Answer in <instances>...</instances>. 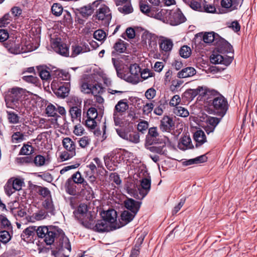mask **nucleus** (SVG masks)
I'll return each mask as SVG.
<instances>
[{
    "label": "nucleus",
    "mask_w": 257,
    "mask_h": 257,
    "mask_svg": "<svg viewBox=\"0 0 257 257\" xmlns=\"http://www.w3.org/2000/svg\"><path fill=\"white\" fill-rule=\"evenodd\" d=\"M143 238H139L135 245V248L132 250L130 257H137L140 253V246L143 242Z\"/></svg>",
    "instance_id": "43"
},
{
    "label": "nucleus",
    "mask_w": 257,
    "mask_h": 257,
    "mask_svg": "<svg viewBox=\"0 0 257 257\" xmlns=\"http://www.w3.org/2000/svg\"><path fill=\"white\" fill-rule=\"evenodd\" d=\"M142 41L147 47L149 46V47L152 48L153 45H156V42L152 40V36L151 34L144 33L142 37Z\"/></svg>",
    "instance_id": "32"
},
{
    "label": "nucleus",
    "mask_w": 257,
    "mask_h": 257,
    "mask_svg": "<svg viewBox=\"0 0 257 257\" xmlns=\"http://www.w3.org/2000/svg\"><path fill=\"white\" fill-rule=\"evenodd\" d=\"M5 191L6 193L9 196L16 191L11 179L8 180L5 186Z\"/></svg>",
    "instance_id": "47"
},
{
    "label": "nucleus",
    "mask_w": 257,
    "mask_h": 257,
    "mask_svg": "<svg viewBox=\"0 0 257 257\" xmlns=\"http://www.w3.org/2000/svg\"><path fill=\"white\" fill-rule=\"evenodd\" d=\"M98 8L94 17L99 21H104L105 24H109L111 19V13L109 8L101 3Z\"/></svg>",
    "instance_id": "5"
},
{
    "label": "nucleus",
    "mask_w": 257,
    "mask_h": 257,
    "mask_svg": "<svg viewBox=\"0 0 257 257\" xmlns=\"http://www.w3.org/2000/svg\"><path fill=\"white\" fill-rule=\"evenodd\" d=\"M23 79L27 82L31 83L36 85L39 83V79L37 77L32 75L24 76L23 77Z\"/></svg>",
    "instance_id": "59"
},
{
    "label": "nucleus",
    "mask_w": 257,
    "mask_h": 257,
    "mask_svg": "<svg viewBox=\"0 0 257 257\" xmlns=\"http://www.w3.org/2000/svg\"><path fill=\"white\" fill-rule=\"evenodd\" d=\"M50 226H40L38 227L36 229V233L40 238H42L45 239L46 238V236H47V235L48 233V231H49L50 229Z\"/></svg>",
    "instance_id": "36"
},
{
    "label": "nucleus",
    "mask_w": 257,
    "mask_h": 257,
    "mask_svg": "<svg viewBox=\"0 0 257 257\" xmlns=\"http://www.w3.org/2000/svg\"><path fill=\"white\" fill-rule=\"evenodd\" d=\"M153 141L157 145L147 147L148 150L151 152L161 155L166 153V147L170 145V141L167 137H164L161 139H158V140L153 139Z\"/></svg>",
    "instance_id": "3"
},
{
    "label": "nucleus",
    "mask_w": 257,
    "mask_h": 257,
    "mask_svg": "<svg viewBox=\"0 0 257 257\" xmlns=\"http://www.w3.org/2000/svg\"><path fill=\"white\" fill-rule=\"evenodd\" d=\"M69 113L71 115L72 121H74L75 119L77 118H79V120H80L81 110L78 108L77 106L71 107L69 110Z\"/></svg>",
    "instance_id": "35"
},
{
    "label": "nucleus",
    "mask_w": 257,
    "mask_h": 257,
    "mask_svg": "<svg viewBox=\"0 0 257 257\" xmlns=\"http://www.w3.org/2000/svg\"><path fill=\"white\" fill-rule=\"evenodd\" d=\"M12 20V19L9 14H5L3 18L0 19V27H6Z\"/></svg>",
    "instance_id": "51"
},
{
    "label": "nucleus",
    "mask_w": 257,
    "mask_h": 257,
    "mask_svg": "<svg viewBox=\"0 0 257 257\" xmlns=\"http://www.w3.org/2000/svg\"><path fill=\"white\" fill-rule=\"evenodd\" d=\"M33 148L32 146L29 145H24L21 148L20 154L24 155H29L32 153Z\"/></svg>",
    "instance_id": "52"
},
{
    "label": "nucleus",
    "mask_w": 257,
    "mask_h": 257,
    "mask_svg": "<svg viewBox=\"0 0 257 257\" xmlns=\"http://www.w3.org/2000/svg\"><path fill=\"white\" fill-rule=\"evenodd\" d=\"M196 73V71L193 67H187L182 69L178 72L177 77L179 78H185L194 76Z\"/></svg>",
    "instance_id": "23"
},
{
    "label": "nucleus",
    "mask_w": 257,
    "mask_h": 257,
    "mask_svg": "<svg viewBox=\"0 0 257 257\" xmlns=\"http://www.w3.org/2000/svg\"><path fill=\"white\" fill-rule=\"evenodd\" d=\"M11 239V235L7 230L0 231V241L3 243H8Z\"/></svg>",
    "instance_id": "45"
},
{
    "label": "nucleus",
    "mask_w": 257,
    "mask_h": 257,
    "mask_svg": "<svg viewBox=\"0 0 257 257\" xmlns=\"http://www.w3.org/2000/svg\"><path fill=\"white\" fill-rule=\"evenodd\" d=\"M140 73L141 78L144 80H146L149 77H152L154 76L155 74L153 71L150 70L148 69H144L141 72H140Z\"/></svg>",
    "instance_id": "57"
},
{
    "label": "nucleus",
    "mask_w": 257,
    "mask_h": 257,
    "mask_svg": "<svg viewBox=\"0 0 257 257\" xmlns=\"http://www.w3.org/2000/svg\"><path fill=\"white\" fill-rule=\"evenodd\" d=\"M212 104L214 109L221 114L224 115L227 110V101L222 96L215 98L213 100Z\"/></svg>",
    "instance_id": "8"
},
{
    "label": "nucleus",
    "mask_w": 257,
    "mask_h": 257,
    "mask_svg": "<svg viewBox=\"0 0 257 257\" xmlns=\"http://www.w3.org/2000/svg\"><path fill=\"white\" fill-rule=\"evenodd\" d=\"M89 51V49L86 46H85V48H82L79 46H72V53L71 55H69L68 49L65 46V57L70 56L74 57L81 53H85Z\"/></svg>",
    "instance_id": "22"
},
{
    "label": "nucleus",
    "mask_w": 257,
    "mask_h": 257,
    "mask_svg": "<svg viewBox=\"0 0 257 257\" xmlns=\"http://www.w3.org/2000/svg\"><path fill=\"white\" fill-rule=\"evenodd\" d=\"M50 230L44 239L47 245L52 244L55 238L60 237L59 240L56 242L55 248L52 251V254L55 257H64V249L63 247L64 234L63 230L57 226H50Z\"/></svg>",
    "instance_id": "1"
},
{
    "label": "nucleus",
    "mask_w": 257,
    "mask_h": 257,
    "mask_svg": "<svg viewBox=\"0 0 257 257\" xmlns=\"http://www.w3.org/2000/svg\"><path fill=\"white\" fill-rule=\"evenodd\" d=\"M11 180L14 184V189L16 191H19L21 189L23 182L19 179L11 178Z\"/></svg>",
    "instance_id": "61"
},
{
    "label": "nucleus",
    "mask_w": 257,
    "mask_h": 257,
    "mask_svg": "<svg viewBox=\"0 0 257 257\" xmlns=\"http://www.w3.org/2000/svg\"><path fill=\"white\" fill-rule=\"evenodd\" d=\"M117 135L122 139L134 144L140 142V135L137 132H132L122 128L116 130Z\"/></svg>",
    "instance_id": "6"
},
{
    "label": "nucleus",
    "mask_w": 257,
    "mask_h": 257,
    "mask_svg": "<svg viewBox=\"0 0 257 257\" xmlns=\"http://www.w3.org/2000/svg\"><path fill=\"white\" fill-rule=\"evenodd\" d=\"M191 48L187 45L182 46L179 51L180 56L184 58H189L191 54Z\"/></svg>",
    "instance_id": "40"
},
{
    "label": "nucleus",
    "mask_w": 257,
    "mask_h": 257,
    "mask_svg": "<svg viewBox=\"0 0 257 257\" xmlns=\"http://www.w3.org/2000/svg\"><path fill=\"white\" fill-rule=\"evenodd\" d=\"M11 228L12 227L10 221L6 216L3 215H0V229L2 228L11 229Z\"/></svg>",
    "instance_id": "39"
},
{
    "label": "nucleus",
    "mask_w": 257,
    "mask_h": 257,
    "mask_svg": "<svg viewBox=\"0 0 257 257\" xmlns=\"http://www.w3.org/2000/svg\"><path fill=\"white\" fill-rule=\"evenodd\" d=\"M237 0H221V6L226 9L228 11L231 12L237 9L238 6Z\"/></svg>",
    "instance_id": "25"
},
{
    "label": "nucleus",
    "mask_w": 257,
    "mask_h": 257,
    "mask_svg": "<svg viewBox=\"0 0 257 257\" xmlns=\"http://www.w3.org/2000/svg\"><path fill=\"white\" fill-rule=\"evenodd\" d=\"M159 45L160 48L162 50L165 52H169L172 50L173 43L171 39L167 38H163L161 40Z\"/></svg>",
    "instance_id": "26"
},
{
    "label": "nucleus",
    "mask_w": 257,
    "mask_h": 257,
    "mask_svg": "<svg viewBox=\"0 0 257 257\" xmlns=\"http://www.w3.org/2000/svg\"><path fill=\"white\" fill-rule=\"evenodd\" d=\"M7 118L10 123L16 124L19 122L20 116L13 111H7Z\"/></svg>",
    "instance_id": "31"
},
{
    "label": "nucleus",
    "mask_w": 257,
    "mask_h": 257,
    "mask_svg": "<svg viewBox=\"0 0 257 257\" xmlns=\"http://www.w3.org/2000/svg\"><path fill=\"white\" fill-rule=\"evenodd\" d=\"M185 21V18L179 10L169 11L167 21L173 26L178 25Z\"/></svg>",
    "instance_id": "7"
},
{
    "label": "nucleus",
    "mask_w": 257,
    "mask_h": 257,
    "mask_svg": "<svg viewBox=\"0 0 257 257\" xmlns=\"http://www.w3.org/2000/svg\"><path fill=\"white\" fill-rule=\"evenodd\" d=\"M36 227H29L23 231L22 235L24 237L25 235L27 236V237L33 236L35 234V232H36Z\"/></svg>",
    "instance_id": "62"
},
{
    "label": "nucleus",
    "mask_w": 257,
    "mask_h": 257,
    "mask_svg": "<svg viewBox=\"0 0 257 257\" xmlns=\"http://www.w3.org/2000/svg\"><path fill=\"white\" fill-rule=\"evenodd\" d=\"M173 112L176 115L181 117H187L189 114L188 110L182 106L175 107L174 108Z\"/></svg>",
    "instance_id": "33"
},
{
    "label": "nucleus",
    "mask_w": 257,
    "mask_h": 257,
    "mask_svg": "<svg viewBox=\"0 0 257 257\" xmlns=\"http://www.w3.org/2000/svg\"><path fill=\"white\" fill-rule=\"evenodd\" d=\"M101 2V0H97L94 2L91 5L89 4L80 8L79 9L80 14L83 17H88L91 16L94 12V8H97Z\"/></svg>",
    "instance_id": "11"
},
{
    "label": "nucleus",
    "mask_w": 257,
    "mask_h": 257,
    "mask_svg": "<svg viewBox=\"0 0 257 257\" xmlns=\"http://www.w3.org/2000/svg\"><path fill=\"white\" fill-rule=\"evenodd\" d=\"M38 74L43 80L48 81L51 79V75L49 71L43 66H38Z\"/></svg>",
    "instance_id": "30"
},
{
    "label": "nucleus",
    "mask_w": 257,
    "mask_h": 257,
    "mask_svg": "<svg viewBox=\"0 0 257 257\" xmlns=\"http://www.w3.org/2000/svg\"><path fill=\"white\" fill-rule=\"evenodd\" d=\"M106 36L105 32L102 30H97L93 34L94 38L100 41L103 40L106 38Z\"/></svg>",
    "instance_id": "53"
},
{
    "label": "nucleus",
    "mask_w": 257,
    "mask_h": 257,
    "mask_svg": "<svg viewBox=\"0 0 257 257\" xmlns=\"http://www.w3.org/2000/svg\"><path fill=\"white\" fill-rule=\"evenodd\" d=\"M112 61L116 71L117 75L118 77L134 84H136L140 82V77L135 76L130 73L124 74L122 72L121 66L118 61L116 60L114 58H112Z\"/></svg>",
    "instance_id": "4"
},
{
    "label": "nucleus",
    "mask_w": 257,
    "mask_h": 257,
    "mask_svg": "<svg viewBox=\"0 0 257 257\" xmlns=\"http://www.w3.org/2000/svg\"><path fill=\"white\" fill-rule=\"evenodd\" d=\"M88 212V206L86 204L81 203L79 205L77 209V213L79 214V217H84Z\"/></svg>",
    "instance_id": "50"
},
{
    "label": "nucleus",
    "mask_w": 257,
    "mask_h": 257,
    "mask_svg": "<svg viewBox=\"0 0 257 257\" xmlns=\"http://www.w3.org/2000/svg\"><path fill=\"white\" fill-rule=\"evenodd\" d=\"M154 7H151L148 4L143 2L140 3V10L141 12L150 17V12H153Z\"/></svg>",
    "instance_id": "48"
},
{
    "label": "nucleus",
    "mask_w": 257,
    "mask_h": 257,
    "mask_svg": "<svg viewBox=\"0 0 257 257\" xmlns=\"http://www.w3.org/2000/svg\"><path fill=\"white\" fill-rule=\"evenodd\" d=\"M25 94V90L15 87L9 90L5 97L7 107L17 110L20 107L21 98Z\"/></svg>",
    "instance_id": "2"
},
{
    "label": "nucleus",
    "mask_w": 257,
    "mask_h": 257,
    "mask_svg": "<svg viewBox=\"0 0 257 257\" xmlns=\"http://www.w3.org/2000/svg\"><path fill=\"white\" fill-rule=\"evenodd\" d=\"M119 6L118 10L121 13L128 14L133 12V9L131 6V2H127V3L124 4L122 6Z\"/></svg>",
    "instance_id": "38"
},
{
    "label": "nucleus",
    "mask_w": 257,
    "mask_h": 257,
    "mask_svg": "<svg viewBox=\"0 0 257 257\" xmlns=\"http://www.w3.org/2000/svg\"><path fill=\"white\" fill-rule=\"evenodd\" d=\"M135 215V214L130 212L128 211H123L120 215V220L118 222V225H120V227L125 225L131 221Z\"/></svg>",
    "instance_id": "21"
},
{
    "label": "nucleus",
    "mask_w": 257,
    "mask_h": 257,
    "mask_svg": "<svg viewBox=\"0 0 257 257\" xmlns=\"http://www.w3.org/2000/svg\"><path fill=\"white\" fill-rule=\"evenodd\" d=\"M63 11L62 6L58 3H55L51 7V11L52 14L56 16H60Z\"/></svg>",
    "instance_id": "41"
},
{
    "label": "nucleus",
    "mask_w": 257,
    "mask_h": 257,
    "mask_svg": "<svg viewBox=\"0 0 257 257\" xmlns=\"http://www.w3.org/2000/svg\"><path fill=\"white\" fill-rule=\"evenodd\" d=\"M51 46L55 52L62 56H64V43L60 38L54 39L52 42Z\"/></svg>",
    "instance_id": "19"
},
{
    "label": "nucleus",
    "mask_w": 257,
    "mask_h": 257,
    "mask_svg": "<svg viewBox=\"0 0 257 257\" xmlns=\"http://www.w3.org/2000/svg\"><path fill=\"white\" fill-rule=\"evenodd\" d=\"M6 45L7 47L12 53L19 54L21 53V50L20 49V44L18 41L16 43V41H12L9 40Z\"/></svg>",
    "instance_id": "28"
},
{
    "label": "nucleus",
    "mask_w": 257,
    "mask_h": 257,
    "mask_svg": "<svg viewBox=\"0 0 257 257\" xmlns=\"http://www.w3.org/2000/svg\"><path fill=\"white\" fill-rule=\"evenodd\" d=\"M97 115L98 113L97 109L94 107L89 108L87 111V118L96 119Z\"/></svg>",
    "instance_id": "58"
},
{
    "label": "nucleus",
    "mask_w": 257,
    "mask_h": 257,
    "mask_svg": "<svg viewBox=\"0 0 257 257\" xmlns=\"http://www.w3.org/2000/svg\"><path fill=\"white\" fill-rule=\"evenodd\" d=\"M85 125L89 128L94 129L97 125V122L95 119L87 118L85 120Z\"/></svg>",
    "instance_id": "64"
},
{
    "label": "nucleus",
    "mask_w": 257,
    "mask_h": 257,
    "mask_svg": "<svg viewBox=\"0 0 257 257\" xmlns=\"http://www.w3.org/2000/svg\"><path fill=\"white\" fill-rule=\"evenodd\" d=\"M130 73L135 76H140L141 72V69L140 67L137 64H134L130 66Z\"/></svg>",
    "instance_id": "54"
},
{
    "label": "nucleus",
    "mask_w": 257,
    "mask_h": 257,
    "mask_svg": "<svg viewBox=\"0 0 257 257\" xmlns=\"http://www.w3.org/2000/svg\"><path fill=\"white\" fill-rule=\"evenodd\" d=\"M207 157L205 155H201L194 159H189L183 162L184 166L191 165L194 164H199L206 162Z\"/></svg>",
    "instance_id": "27"
},
{
    "label": "nucleus",
    "mask_w": 257,
    "mask_h": 257,
    "mask_svg": "<svg viewBox=\"0 0 257 257\" xmlns=\"http://www.w3.org/2000/svg\"><path fill=\"white\" fill-rule=\"evenodd\" d=\"M125 207L130 211L132 213L137 214L140 207L141 203L135 200L128 198L124 202Z\"/></svg>",
    "instance_id": "18"
},
{
    "label": "nucleus",
    "mask_w": 257,
    "mask_h": 257,
    "mask_svg": "<svg viewBox=\"0 0 257 257\" xmlns=\"http://www.w3.org/2000/svg\"><path fill=\"white\" fill-rule=\"evenodd\" d=\"M189 6L191 7V8L194 10L199 12L203 11V8L201 7V4L197 1H191L190 3Z\"/></svg>",
    "instance_id": "63"
},
{
    "label": "nucleus",
    "mask_w": 257,
    "mask_h": 257,
    "mask_svg": "<svg viewBox=\"0 0 257 257\" xmlns=\"http://www.w3.org/2000/svg\"><path fill=\"white\" fill-rule=\"evenodd\" d=\"M150 17L165 22L167 21L169 11L154 7L153 12H150Z\"/></svg>",
    "instance_id": "13"
},
{
    "label": "nucleus",
    "mask_w": 257,
    "mask_h": 257,
    "mask_svg": "<svg viewBox=\"0 0 257 257\" xmlns=\"http://www.w3.org/2000/svg\"><path fill=\"white\" fill-rule=\"evenodd\" d=\"M37 192L43 197L49 198L50 197V191L48 188L46 187H42L41 186H38L37 188Z\"/></svg>",
    "instance_id": "49"
},
{
    "label": "nucleus",
    "mask_w": 257,
    "mask_h": 257,
    "mask_svg": "<svg viewBox=\"0 0 257 257\" xmlns=\"http://www.w3.org/2000/svg\"><path fill=\"white\" fill-rule=\"evenodd\" d=\"M140 182V186L138 189L141 198L143 199L148 194L150 190L151 181L149 179L143 178Z\"/></svg>",
    "instance_id": "16"
},
{
    "label": "nucleus",
    "mask_w": 257,
    "mask_h": 257,
    "mask_svg": "<svg viewBox=\"0 0 257 257\" xmlns=\"http://www.w3.org/2000/svg\"><path fill=\"white\" fill-rule=\"evenodd\" d=\"M113 48L118 53H123L126 49V43H125L124 41L120 40L115 43L113 46Z\"/></svg>",
    "instance_id": "37"
},
{
    "label": "nucleus",
    "mask_w": 257,
    "mask_h": 257,
    "mask_svg": "<svg viewBox=\"0 0 257 257\" xmlns=\"http://www.w3.org/2000/svg\"><path fill=\"white\" fill-rule=\"evenodd\" d=\"M96 213L94 212L91 211L88 212L83 217L85 218V220L83 223L86 224V226L88 228V226L90 222L93 223V220L95 218Z\"/></svg>",
    "instance_id": "42"
},
{
    "label": "nucleus",
    "mask_w": 257,
    "mask_h": 257,
    "mask_svg": "<svg viewBox=\"0 0 257 257\" xmlns=\"http://www.w3.org/2000/svg\"><path fill=\"white\" fill-rule=\"evenodd\" d=\"M128 107L129 105L127 99H121L116 104L113 112L122 115L125 113V111L128 109Z\"/></svg>",
    "instance_id": "17"
},
{
    "label": "nucleus",
    "mask_w": 257,
    "mask_h": 257,
    "mask_svg": "<svg viewBox=\"0 0 257 257\" xmlns=\"http://www.w3.org/2000/svg\"><path fill=\"white\" fill-rule=\"evenodd\" d=\"M46 159L42 155H37L35 157L33 162L37 167H40L44 165L45 163Z\"/></svg>",
    "instance_id": "55"
},
{
    "label": "nucleus",
    "mask_w": 257,
    "mask_h": 257,
    "mask_svg": "<svg viewBox=\"0 0 257 257\" xmlns=\"http://www.w3.org/2000/svg\"><path fill=\"white\" fill-rule=\"evenodd\" d=\"M43 205L48 212H50L52 214H54V206L51 197L46 198L43 202Z\"/></svg>",
    "instance_id": "34"
},
{
    "label": "nucleus",
    "mask_w": 257,
    "mask_h": 257,
    "mask_svg": "<svg viewBox=\"0 0 257 257\" xmlns=\"http://www.w3.org/2000/svg\"><path fill=\"white\" fill-rule=\"evenodd\" d=\"M194 139L197 142L196 147L198 144L201 145L206 142V137L204 132L202 130H198L194 134Z\"/></svg>",
    "instance_id": "29"
},
{
    "label": "nucleus",
    "mask_w": 257,
    "mask_h": 257,
    "mask_svg": "<svg viewBox=\"0 0 257 257\" xmlns=\"http://www.w3.org/2000/svg\"><path fill=\"white\" fill-rule=\"evenodd\" d=\"M214 40V33L208 32L205 33L203 37V40L206 43H211Z\"/></svg>",
    "instance_id": "56"
},
{
    "label": "nucleus",
    "mask_w": 257,
    "mask_h": 257,
    "mask_svg": "<svg viewBox=\"0 0 257 257\" xmlns=\"http://www.w3.org/2000/svg\"><path fill=\"white\" fill-rule=\"evenodd\" d=\"M24 140V134L17 132L14 133L12 136V142L13 143H19Z\"/></svg>",
    "instance_id": "44"
},
{
    "label": "nucleus",
    "mask_w": 257,
    "mask_h": 257,
    "mask_svg": "<svg viewBox=\"0 0 257 257\" xmlns=\"http://www.w3.org/2000/svg\"><path fill=\"white\" fill-rule=\"evenodd\" d=\"M154 105L153 103H147L143 107V112L144 114L148 115L152 112Z\"/></svg>",
    "instance_id": "60"
},
{
    "label": "nucleus",
    "mask_w": 257,
    "mask_h": 257,
    "mask_svg": "<svg viewBox=\"0 0 257 257\" xmlns=\"http://www.w3.org/2000/svg\"><path fill=\"white\" fill-rule=\"evenodd\" d=\"M88 228L99 232H108L114 229L111 225L104 219L97 221L95 225L90 222Z\"/></svg>",
    "instance_id": "9"
},
{
    "label": "nucleus",
    "mask_w": 257,
    "mask_h": 257,
    "mask_svg": "<svg viewBox=\"0 0 257 257\" xmlns=\"http://www.w3.org/2000/svg\"><path fill=\"white\" fill-rule=\"evenodd\" d=\"M233 60V56H229L227 58H224L220 54H212L210 57L211 63L214 64H223L226 66L229 65Z\"/></svg>",
    "instance_id": "12"
},
{
    "label": "nucleus",
    "mask_w": 257,
    "mask_h": 257,
    "mask_svg": "<svg viewBox=\"0 0 257 257\" xmlns=\"http://www.w3.org/2000/svg\"><path fill=\"white\" fill-rule=\"evenodd\" d=\"M55 88H53L54 93L59 97L64 98V84L61 83V85L58 87L55 86Z\"/></svg>",
    "instance_id": "46"
},
{
    "label": "nucleus",
    "mask_w": 257,
    "mask_h": 257,
    "mask_svg": "<svg viewBox=\"0 0 257 257\" xmlns=\"http://www.w3.org/2000/svg\"><path fill=\"white\" fill-rule=\"evenodd\" d=\"M117 216L116 211L114 209H110L105 213L103 217L113 229H117L120 227V225H118V222L116 220Z\"/></svg>",
    "instance_id": "10"
},
{
    "label": "nucleus",
    "mask_w": 257,
    "mask_h": 257,
    "mask_svg": "<svg viewBox=\"0 0 257 257\" xmlns=\"http://www.w3.org/2000/svg\"><path fill=\"white\" fill-rule=\"evenodd\" d=\"M174 123L173 120L169 116H164L161 121L160 128L163 132H169L174 126Z\"/></svg>",
    "instance_id": "20"
},
{
    "label": "nucleus",
    "mask_w": 257,
    "mask_h": 257,
    "mask_svg": "<svg viewBox=\"0 0 257 257\" xmlns=\"http://www.w3.org/2000/svg\"><path fill=\"white\" fill-rule=\"evenodd\" d=\"M75 155V146L74 142L69 138H65V160Z\"/></svg>",
    "instance_id": "15"
},
{
    "label": "nucleus",
    "mask_w": 257,
    "mask_h": 257,
    "mask_svg": "<svg viewBox=\"0 0 257 257\" xmlns=\"http://www.w3.org/2000/svg\"><path fill=\"white\" fill-rule=\"evenodd\" d=\"M219 122V119L218 118L209 116L206 119L203 128L206 133L209 135L214 132L215 128Z\"/></svg>",
    "instance_id": "14"
},
{
    "label": "nucleus",
    "mask_w": 257,
    "mask_h": 257,
    "mask_svg": "<svg viewBox=\"0 0 257 257\" xmlns=\"http://www.w3.org/2000/svg\"><path fill=\"white\" fill-rule=\"evenodd\" d=\"M191 140L190 137L185 136L182 137L178 143V148L182 150H185L187 149H192L193 146L191 144Z\"/></svg>",
    "instance_id": "24"
}]
</instances>
